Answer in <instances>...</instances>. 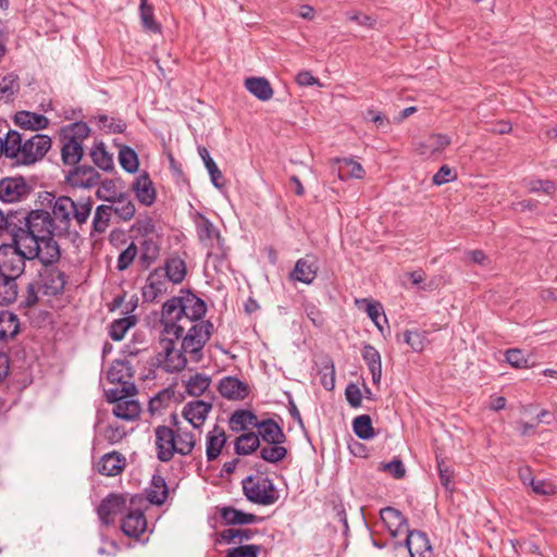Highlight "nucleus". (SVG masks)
Segmentation results:
<instances>
[{
	"label": "nucleus",
	"instance_id": "13",
	"mask_svg": "<svg viewBox=\"0 0 557 557\" xmlns=\"http://www.w3.org/2000/svg\"><path fill=\"white\" fill-rule=\"evenodd\" d=\"M66 275L55 267H46L40 272L39 288L47 296H58L66 285Z\"/></svg>",
	"mask_w": 557,
	"mask_h": 557
},
{
	"label": "nucleus",
	"instance_id": "44",
	"mask_svg": "<svg viewBox=\"0 0 557 557\" xmlns=\"http://www.w3.org/2000/svg\"><path fill=\"white\" fill-rule=\"evenodd\" d=\"M154 9L148 3V0H140L139 13L140 21L145 30L158 34L161 32V25L154 20Z\"/></svg>",
	"mask_w": 557,
	"mask_h": 557
},
{
	"label": "nucleus",
	"instance_id": "57",
	"mask_svg": "<svg viewBox=\"0 0 557 557\" xmlns=\"http://www.w3.org/2000/svg\"><path fill=\"white\" fill-rule=\"evenodd\" d=\"M160 248L158 244L151 239H144L141 243V255H140V261L149 267L151 263H153L158 256H159Z\"/></svg>",
	"mask_w": 557,
	"mask_h": 557
},
{
	"label": "nucleus",
	"instance_id": "29",
	"mask_svg": "<svg viewBox=\"0 0 557 557\" xmlns=\"http://www.w3.org/2000/svg\"><path fill=\"white\" fill-rule=\"evenodd\" d=\"M450 138L444 134H430L426 138L420 141L417 150L422 156H433L436 152L443 151L450 145Z\"/></svg>",
	"mask_w": 557,
	"mask_h": 557
},
{
	"label": "nucleus",
	"instance_id": "59",
	"mask_svg": "<svg viewBox=\"0 0 557 557\" xmlns=\"http://www.w3.org/2000/svg\"><path fill=\"white\" fill-rule=\"evenodd\" d=\"M506 360L507 362L517 369H527L529 368V360L524 356L521 349L512 348L506 351Z\"/></svg>",
	"mask_w": 557,
	"mask_h": 557
},
{
	"label": "nucleus",
	"instance_id": "16",
	"mask_svg": "<svg viewBox=\"0 0 557 557\" xmlns=\"http://www.w3.org/2000/svg\"><path fill=\"white\" fill-rule=\"evenodd\" d=\"M66 181L74 187L91 188L99 184L100 174L90 165H79L69 172Z\"/></svg>",
	"mask_w": 557,
	"mask_h": 557
},
{
	"label": "nucleus",
	"instance_id": "23",
	"mask_svg": "<svg viewBox=\"0 0 557 557\" xmlns=\"http://www.w3.org/2000/svg\"><path fill=\"white\" fill-rule=\"evenodd\" d=\"M121 529L128 537L137 539L147 529V520L141 510H131L122 520Z\"/></svg>",
	"mask_w": 557,
	"mask_h": 557
},
{
	"label": "nucleus",
	"instance_id": "52",
	"mask_svg": "<svg viewBox=\"0 0 557 557\" xmlns=\"http://www.w3.org/2000/svg\"><path fill=\"white\" fill-rule=\"evenodd\" d=\"M119 161L121 166L128 173H135L138 170L139 161L137 153L127 146L120 149Z\"/></svg>",
	"mask_w": 557,
	"mask_h": 557
},
{
	"label": "nucleus",
	"instance_id": "55",
	"mask_svg": "<svg viewBox=\"0 0 557 557\" xmlns=\"http://www.w3.org/2000/svg\"><path fill=\"white\" fill-rule=\"evenodd\" d=\"M20 89V82L17 75L10 73L5 75L0 82V95L5 100H12L15 92Z\"/></svg>",
	"mask_w": 557,
	"mask_h": 557
},
{
	"label": "nucleus",
	"instance_id": "53",
	"mask_svg": "<svg viewBox=\"0 0 557 557\" xmlns=\"http://www.w3.org/2000/svg\"><path fill=\"white\" fill-rule=\"evenodd\" d=\"M94 163L103 171L113 169L112 156L108 153L103 144L96 145L90 151Z\"/></svg>",
	"mask_w": 557,
	"mask_h": 557
},
{
	"label": "nucleus",
	"instance_id": "31",
	"mask_svg": "<svg viewBox=\"0 0 557 557\" xmlns=\"http://www.w3.org/2000/svg\"><path fill=\"white\" fill-rule=\"evenodd\" d=\"M125 467V458L122 454L113 451L106 454L98 463V470L101 474L114 476L122 472Z\"/></svg>",
	"mask_w": 557,
	"mask_h": 557
},
{
	"label": "nucleus",
	"instance_id": "50",
	"mask_svg": "<svg viewBox=\"0 0 557 557\" xmlns=\"http://www.w3.org/2000/svg\"><path fill=\"white\" fill-rule=\"evenodd\" d=\"M27 211H10L5 213V218L8 220V226H5V231L11 235L12 240L17 239L15 235H20L25 230V220L24 214Z\"/></svg>",
	"mask_w": 557,
	"mask_h": 557
},
{
	"label": "nucleus",
	"instance_id": "20",
	"mask_svg": "<svg viewBox=\"0 0 557 557\" xmlns=\"http://www.w3.org/2000/svg\"><path fill=\"white\" fill-rule=\"evenodd\" d=\"M318 269L315 257L307 255L296 262L295 268L290 273V277L295 281L310 284L315 278Z\"/></svg>",
	"mask_w": 557,
	"mask_h": 557
},
{
	"label": "nucleus",
	"instance_id": "48",
	"mask_svg": "<svg viewBox=\"0 0 557 557\" xmlns=\"http://www.w3.org/2000/svg\"><path fill=\"white\" fill-rule=\"evenodd\" d=\"M17 297L16 278L0 274V305H10Z\"/></svg>",
	"mask_w": 557,
	"mask_h": 557
},
{
	"label": "nucleus",
	"instance_id": "2",
	"mask_svg": "<svg viewBox=\"0 0 557 557\" xmlns=\"http://www.w3.org/2000/svg\"><path fill=\"white\" fill-rule=\"evenodd\" d=\"M92 211V200L82 198L73 200L69 196L53 197L51 200V218L57 231V237L67 236L71 233L77 234L87 223Z\"/></svg>",
	"mask_w": 557,
	"mask_h": 557
},
{
	"label": "nucleus",
	"instance_id": "35",
	"mask_svg": "<svg viewBox=\"0 0 557 557\" xmlns=\"http://www.w3.org/2000/svg\"><path fill=\"white\" fill-rule=\"evenodd\" d=\"M221 517L224 520V522L228 525L251 524L261 520V518L257 517L253 513H247L234 507H223L221 509Z\"/></svg>",
	"mask_w": 557,
	"mask_h": 557
},
{
	"label": "nucleus",
	"instance_id": "17",
	"mask_svg": "<svg viewBox=\"0 0 557 557\" xmlns=\"http://www.w3.org/2000/svg\"><path fill=\"white\" fill-rule=\"evenodd\" d=\"M168 280L162 273V269L153 270L147 277L143 287V298L145 301L153 302L159 296L166 294Z\"/></svg>",
	"mask_w": 557,
	"mask_h": 557
},
{
	"label": "nucleus",
	"instance_id": "11",
	"mask_svg": "<svg viewBox=\"0 0 557 557\" xmlns=\"http://www.w3.org/2000/svg\"><path fill=\"white\" fill-rule=\"evenodd\" d=\"M175 431L168 425H158L154 429V446L157 458L161 462L171 461L177 454V446L175 445Z\"/></svg>",
	"mask_w": 557,
	"mask_h": 557
},
{
	"label": "nucleus",
	"instance_id": "5",
	"mask_svg": "<svg viewBox=\"0 0 557 557\" xmlns=\"http://www.w3.org/2000/svg\"><path fill=\"white\" fill-rule=\"evenodd\" d=\"M28 248H24L20 244V238L13 239L10 244L0 246V274L18 278L25 271L26 260H32L27 252Z\"/></svg>",
	"mask_w": 557,
	"mask_h": 557
},
{
	"label": "nucleus",
	"instance_id": "8",
	"mask_svg": "<svg viewBox=\"0 0 557 557\" xmlns=\"http://www.w3.org/2000/svg\"><path fill=\"white\" fill-rule=\"evenodd\" d=\"M53 237L49 236L42 240L22 244V246L28 248L26 253L30 256L32 260L39 259L45 267H52V264L59 261L61 256L60 246Z\"/></svg>",
	"mask_w": 557,
	"mask_h": 557
},
{
	"label": "nucleus",
	"instance_id": "46",
	"mask_svg": "<svg viewBox=\"0 0 557 557\" xmlns=\"http://www.w3.org/2000/svg\"><path fill=\"white\" fill-rule=\"evenodd\" d=\"M151 488L148 492V499L153 505H162L169 494L165 480L161 475H153Z\"/></svg>",
	"mask_w": 557,
	"mask_h": 557
},
{
	"label": "nucleus",
	"instance_id": "6",
	"mask_svg": "<svg viewBox=\"0 0 557 557\" xmlns=\"http://www.w3.org/2000/svg\"><path fill=\"white\" fill-rule=\"evenodd\" d=\"M214 326L210 321H200L189 326L187 333L182 338V349L190 355V359L198 362L202 358V349L209 342Z\"/></svg>",
	"mask_w": 557,
	"mask_h": 557
},
{
	"label": "nucleus",
	"instance_id": "58",
	"mask_svg": "<svg viewBox=\"0 0 557 557\" xmlns=\"http://www.w3.org/2000/svg\"><path fill=\"white\" fill-rule=\"evenodd\" d=\"M138 255V248L134 243H131L126 249H124L119 258L116 269L119 271H125L135 260Z\"/></svg>",
	"mask_w": 557,
	"mask_h": 557
},
{
	"label": "nucleus",
	"instance_id": "12",
	"mask_svg": "<svg viewBox=\"0 0 557 557\" xmlns=\"http://www.w3.org/2000/svg\"><path fill=\"white\" fill-rule=\"evenodd\" d=\"M134 373L135 371L129 361L116 359L109 368L107 377L111 383H119L124 386L126 394H136L137 388L132 382Z\"/></svg>",
	"mask_w": 557,
	"mask_h": 557
},
{
	"label": "nucleus",
	"instance_id": "38",
	"mask_svg": "<svg viewBox=\"0 0 557 557\" xmlns=\"http://www.w3.org/2000/svg\"><path fill=\"white\" fill-rule=\"evenodd\" d=\"M124 193L121 180L107 178L100 183L97 189V197L103 201L112 202Z\"/></svg>",
	"mask_w": 557,
	"mask_h": 557
},
{
	"label": "nucleus",
	"instance_id": "21",
	"mask_svg": "<svg viewBox=\"0 0 557 557\" xmlns=\"http://www.w3.org/2000/svg\"><path fill=\"white\" fill-rule=\"evenodd\" d=\"M175 431V445L177 446V455L188 456L196 446V437L191 431L180 425L176 414L171 416Z\"/></svg>",
	"mask_w": 557,
	"mask_h": 557
},
{
	"label": "nucleus",
	"instance_id": "22",
	"mask_svg": "<svg viewBox=\"0 0 557 557\" xmlns=\"http://www.w3.org/2000/svg\"><path fill=\"white\" fill-rule=\"evenodd\" d=\"M13 122L22 129L33 132L45 129L49 125V119L47 116L30 111L16 112L13 116Z\"/></svg>",
	"mask_w": 557,
	"mask_h": 557
},
{
	"label": "nucleus",
	"instance_id": "42",
	"mask_svg": "<svg viewBox=\"0 0 557 557\" xmlns=\"http://www.w3.org/2000/svg\"><path fill=\"white\" fill-rule=\"evenodd\" d=\"M198 152L205 163L206 169L210 174L212 184L219 189L223 188L225 184L224 176L222 172L219 170L213 159L210 157L208 149L206 147H199Z\"/></svg>",
	"mask_w": 557,
	"mask_h": 557
},
{
	"label": "nucleus",
	"instance_id": "19",
	"mask_svg": "<svg viewBox=\"0 0 557 557\" xmlns=\"http://www.w3.org/2000/svg\"><path fill=\"white\" fill-rule=\"evenodd\" d=\"M212 404L205 400H194L185 405L183 417L195 428L199 429L206 421Z\"/></svg>",
	"mask_w": 557,
	"mask_h": 557
},
{
	"label": "nucleus",
	"instance_id": "9",
	"mask_svg": "<svg viewBox=\"0 0 557 557\" xmlns=\"http://www.w3.org/2000/svg\"><path fill=\"white\" fill-rule=\"evenodd\" d=\"M30 191L32 186L23 176H8L0 180V201L3 203L24 201Z\"/></svg>",
	"mask_w": 557,
	"mask_h": 557
},
{
	"label": "nucleus",
	"instance_id": "45",
	"mask_svg": "<svg viewBox=\"0 0 557 557\" xmlns=\"http://www.w3.org/2000/svg\"><path fill=\"white\" fill-rule=\"evenodd\" d=\"M111 203H113V213L123 221H129L134 218L136 212L135 205L125 191L122 194V197H119V199H115Z\"/></svg>",
	"mask_w": 557,
	"mask_h": 557
},
{
	"label": "nucleus",
	"instance_id": "14",
	"mask_svg": "<svg viewBox=\"0 0 557 557\" xmlns=\"http://www.w3.org/2000/svg\"><path fill=\"white\" fill-rule=\"evenodd\" d=\"M406 546L410 557H434L428 535L420 530H409L406 533Z\"/></svg>",
	"mask_w": 557,
	"mask_h": 557
},
{
	"label": "nucleus",
	"instance_id": "40",
	"mask_svg": "<svg viewBox=\"0 0 557 557\" xmlns=\"http://www.w3.org/2000/svg\"><path fill=\"white\" fill-rule=\"evenodd\" d=\"M362 358L372 374L373 383L379 384L382 376L381 356L379 351L371 345H366L362 350Z\"/></svg>",
	"mask_w": 557,
	"mask_h": 557
},
{
	"label": "nucleus",
	"instance_id": "34",
	"mask_svg": "<svg viewBox=\"0 0 557 557\" xmlns=\"http://www.w3.org/2000/svg\"><path fill=\"white\" fill-rule=\"evenodd\" d=\"M245 87L261 101H268L273 97V88L264 77H248L245 79Z\"/></svg>",
	"mask_w": 557,
	"mask_h": 557
},
{
	"label": "nucleus",
	"instance_id": "15",
	"mask_svg": "<svg viewBox=\"0 0 557 557\" xmlns=\"http://www.w3.org/2000/svg\"><path fill=\"white\" fill-rule=\"evenodd\" d=\"M220 394L228 400H243L250 393L248 383L236 376H224L218 385Z\"/></svg>",
	"mask_w": 557,
	"mask_h": 557
},
{
	"label": "nucleus",
	"instance_id": "54",
	"mask_svg": "<svg viewBox=\"0 0 557 557\" xmlns=\"http://www.w3.org/2000/svg\"><path fill=\"white\" fill-rule=\"evenodd\" d=\"M210 382L209 376L197 373L186 382V392L191 396H200L209 387Z\"/></svg>",
	"mask_w": 557,
	"mask_h": 557
},
{
	"label": "nucleus",
	"instance_id": "63",
	"mask_svg": "<svg viewBox=\"0 0 557 557\" xmlns=\"http://www.w3.org/2000/svg\"><path fill=\"white\" fill-rule=\"evenodd\" d=\"M260 552L258 545H240L227 550V557H257Z\"/></svg>",
	"mask_w": 557,
	"mask_h": 557
},
{
	"label": "nucleus",
	"instance_id": "60",
	"mask_svg": "<svg viewBox=\"0 0 557 557\" xmlns=\"http://www.w3.org/2000/svg\"><path fill=\"white\" fill-rule=\"evenodd\" d=\"M99 126L100 128L114 134H121L126 128L125 122L122 120L109 117L107 115L99 116Z\"/></svg>",
	"mask_w": 557,
	"mask_h": 557
},
{
	"label": "nucleus",
	"instance_id": "4",
	"mask_svg": "<svg viewBox=\"0 0 557 557\" xmlns=\"http://www.w3.org/2000/svg\"><path fill=\"white\" fill-rule=\"evenodd\" d=\"M242 484L245 496L253 504L270 506L278 500V492L273 481L265 475H249Z\"/></svg>",
	"mask_w": 557,
	"mask_h": 557
},
{
	"label": "nucleus",
	"instance_id": "7",
	"mask_svg": "<svg viewBox=\"0 0 557 557\" xmlns=\"http://www.w3.org/2000/svg\"><path fill=\"white\" fill-rule=\"evenodd\" d=\"M173 335L162 333L160 338V351L158 354V361L161 367L169 373H174L183 370L187 364L186 352L177 348V341Z\"/></svg>",
	"mask_w": 557,
	"mask_h": 557
},
{
	"label": "nucleus",
	"instance_id": "33",
	"mask_svg": "<svg viewBox=\"0 0 557 557\" xmlns=\"http://www.w3.org/2000/svg\"><path fill=\"white\" fill-rule=\"evenodd\" d=\"M131 397L132 396H126L120 400L117 405L113 406L112 411L116 418L126 421H134L139 417L141 407L137 400H134Z\"/></svg>",
	"mask_w": 557,
	"mask_h": 557
},
{
	"label": "nucleus",
	"instance_id": "32",
	"mask_svg": "<svg viewBox=\"0 0 557 557\" xmlns=\"http://www.w3.org/2000/svg\"><path fill=\"white\" fill-rule=\"evenodd\" d=\"M83 144L74 138H62L61 158L66 165H75L83 157Z\"/></svg>",
	"mask_w": 557,
	"mask_h": 557
},
{
	"label": "nucleus",
	"instance_id": "51",
	"mask_svg": "<svg viewBox=\"0 0 557 557\" xmlns=\"http://www.w3.org/2000/svg\"><path fill=\"white\" fill-rule=\"evenodd\" d=\"M352 429L355 434L361 440H370L374 436L371 417L361 414L354 419Z\"/></svg>",
	"mask_w": 557,
	"mask_h": 557
},
{
	"label": "nucleus",
	"instance_id": "25",
	"mask_svg": "<svg viewBox=\"0 0 557 557\" xmlns=\"http://www.w3.org/2000/svg\"><path fill=\"white\" fill-rule=\"evenodd\" d=\"M257 429L259 440L262 438L267 444H283L286 442L285 433L273 419L259 421Z\"/></svg>",
	"mask_w": 557,
	"mask_h": 557
},
{
	"label": "nucleus",
	"instance_id": "30",
	"mask_svg": "<svg viewBox=\"0 0 557 557\" xmlns=\"http://www.w3.org/2000/svg\"><path fill=\"white\" fill-rule=\"evenodd\" d=\"M228 424L232 431L242 432L251 428H257L259 420L252 411L238 409L231 416Z\"/></svg>",
	"mask_w": 557,
	"mask_h": 557
},
{
	"label": "nucleus",
	"instance_id": "26",
	"mask_svg": "<svg viewBox=\"0 0 557 557\" xmlns=\"http://www.w3.org/2000/svg\"><path fill=\"white\" fill-rule=\"evenodd\" d=\"M227 441L226 433L223 428L214 425L207 434L206 456L208 461L215 460Z\"/></svg>",
	"mask_w": 557,
	"mask_h": 557
},
{
	"label": "nucleus",
	"instance_id": "39",
	"mask_svg": "<svg viewBox=\"0 0 557 557\" xmlns=\"http://www.w3.org/2000/svg\"><path fill=\"white\" fill-rule=\"evenodd\" d=\"M260 447L259 435L255 432H247L236 437L234 450L237 455L247 456Z\"/></svg>",
	"mask_w": 557,
	"mask_h": 557
},
{
	"label": "nucleus",
	"instance_id": "41",
	"mask_svg": "<svg viewBox=\"0 0 557 557\" xmlns=\"http://www.w3.org/2000/svg\"><path fill=\"white\" fill-rule=\"evenodd\" d=\"M137 318L133 314L115 319L109 325V336L114 342H120L124 338L127 331L135 326Z\"/></svg>",
	"mask_w": 557,
	"mask_h": 557
},
{
	"label": "nucleus",
	"instance_id": "49",
	"mask_svg": "<svg viewBox=\"0 0 557 557\" xmlns=\"http://www.w3.org/2000/svg\"><path fill=\"white\" fill-rule=\"evenodd\" d=\"M287 456V449L282 444H267L260 448V457L270 463H277Z\"/></svg>",
	"mask_w": 557,
	"mask_h": 557
},
{
	"label": "nucleus",
	"instance_id": "61",
	"mask_svg": "<svg viewBox=\"0 0 557 557\" xmlns=\"http://www.w3.org/2000/svg\"><path fill=\"white\" fill-rule=\"evenodd\" d=\"M172 393L169 389L161 391L154 397H152L149 401L148 409L153 414L160 411L162 408L168 406L171 401Z\"/></svg>",
	"mask_w": 557,
	"mask_h": 557
},
{
	"label": "nucleus",
	"instance_id": "62",
	"mask_svg": "<svg viewBox=\"0 0 557 557\" xmlns=\"http://www.w3.org/2000/svg\"><path fill=\"white\" fill-rule=\"evenodd\" d=\"M366 311L368 317L373 321L376 327L382 330L381 317L385 323L387 322V319L385 314L382 312L381 304L376 301H369Z\"/></svg>",
	"mask_w": 557,
	"mask_h": 557
},
{
	"label": "nucleus",
	"instance_id": "47",
	"mask_svg": "<svg viewBox=\"0 0 557 557\" xmlns=\"http://www.w3.org/2000/svg\"><path fill=\"white\" fill-rule=\"evenodd\" d=\"M112 213V206H98L92 218V231L99 234L104 233L109 227Z\"/></svg>",
	"mask_w": 557,
	"mask_h": 557
},
{
	"label": "nucleus",
	"instance_id": "64",
	"mask_svg": "<svg viewBox=\"0 0 557 557\" xmlns=\"http://www.w3.org/2000/svg\"><path fill=\"white\" fill-rule=\"evenodd\" d=\"M530 193L543 191L547 195H552L555 190V184L549 180H533L528 183Z\"/></svg>",
	"mask_w": 557,
	"mask_h": 557
},
{
	"label": "nucleus",
	"instance_id": "36",
	"mask_svg": "<svg viewBox=\"0 0 557 557\" xmlns=\"http://www.w3.org/2000/svg\"><path fill=\"white\" fill-rule=\"evenodd\" d=\"M163 270V275L168 278L169 282H172L173 284L182 283L187 272L186 263L180 257L169 258L164 263V268L162 269V271Z\"/></svg>",
	"mask_w": 557,
	"mask_h": 557
},
{
	"label": "nucleus",
	"instance_id": "1",
	"mask_svg": "<svg viewBox=\"0 0 557 557\" xmlns=\"http://www.w3.org/2000/svg\"><path fill=\"white\" fill-rule=\"evenodd\" d=\"M206 312V302L189 290L184 296L172 297L163 304L161 310L163 334L180 338L189 324L203 321Z\"/></svg>",
	"mask_w": 557,
	"mask_h": 557
},
{
	"label": "nucleus",
	"instance_id": "24",
	"mask_svg": "<svg viewBox=\"0 0 557 557\" xmlns=\"http://www.w3.org/2000/svg\"><path fill=\"white\" fill-rule=\"evenodd\" d=\"M24 139L23 134L13 129H10L4 138H1L4 157L14 160V163L17 165H21Z\"/></svg>",
	"mask_w": 557,
	"mask_h": 557
},
{
	"label": "nucleus",
	"instance_id": "3",
	"mask_svg": "<svg viewBox=\"0 0 557 557\" xmlns=\"http://www.w3.org/2000/svg\"><path fill=\"white\" fill-rule=\"evenodd\" d=\"M25 230L15 235L20 244L42 240L49 236H57L51 214L46 210H32L24 214Z\"/></svg>",
	"mask_w": 557,
	"mask_h": 557
},
{
	"label": "nucleus",
	"instance_id": "10",
	"mask_svg": "<svg viewBox=\"0 0 557 557\" xmlns=\"http://www.w3.org/2000/svg\"><path fill=\"white\" fill-rule=\"evenodd\" d=\"M51 148V138L44 134H35L24 139L21 165H30L41 160Z\"/></svg>",
	"mask_w": 557,
	"mask_h": 557
},
{
	"label": "nucleus",
	"instance_id": "28",
	"mask_svg": "<svg viewBox=\"0 0 557 557\" xmlns=\"http://www.w3.org/2000/svg\"><path fill=\"white\" fill-rule=\"evenodd\" d=\"M124 504V498L115 494H110L104 499H102L97 509L101 522L104 524H110L111 516L121 512Z\"/></svg>",
	"mask_w": 557,
	"mask_h": 557
},
{
	"label": "nucleus",
	"instance_id": "43",
	"mask_svg": "<svg viewBox=\"0 0 557 557\" xmlns=\"http://www.w3.org/2000/svg\"><path fill=\"white\" fill-rule=\"evenodd\" d=\"M197 234L199 240L205 245H208L214 239H216V242L219 243L221 239L220 233L216 230V227L209 219H207L203 215H200L197 222Z\"/></svg>",
	"mask_w": 557,
	"mask_h": 557
},
{
	"label": "nucleus",
	"instance_id": "18",
	"mask_svg": "<svg viewBox=\"0 0 557 557\" xmlns=\"http://www.w3.org/2000/svg\"><path fill=\"white\" fill-rule=\"evenodd\" d=\"M380 516L382 522L389 531L393 537L409 531L408 521L405 516L394 507H385L381 509Z\"/></svg>",
	"mask_w": 557,
	"mask_h": 557
},
{
	"label": "nucleus",
	"instance_id": "56",
	"mask_svg": "<svg viewBox=\"0 0 557 557\" xmlns=\"http://www.w3.org/2000/svg\"><path fill=\"white\" fill-rule=\"evenodd\" d=\"M404 341L413 351L420 352L428 343L426 332L407 330L404 332Z\"/></svg>",
	"mask_w": 557,
	"mask_h": 557
},
{
	"label": "nucleus",
	"instance_id": "27",
	"mask_svg": "<svg viewBox=\"0 0 557 557\" xmlns=\"http://www.w3.org/2000/svg\"><path fill=\"white\" fill-rule=\"evenodd\" d=\"M133 190L138 201L145 206H151L156 200V189L147 173L139 175L135 180Z\"/></svg>",
	"mask_w": 557,
	"mask_h": 557
},
{
	"label": "nucleus",
	"instance_id": "37",
	"mask_svg": "<svg viewBox=\"0 0 557 557\" xmlns=\"http://www.w3.org/2000/svg\"><path fill=\"white\" fill-rule=\"evenodd\" d=\"M20 332V320L16 314L0 310V341L14 338Z\"/></svg>",
	"mask_w": 557,
	"mask_h": 557
}]
</instances>
